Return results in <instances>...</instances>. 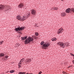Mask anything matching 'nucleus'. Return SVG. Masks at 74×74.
<instances>
[{
    "instance_id": "6ab92c4d",
    "label": "nucleus",
    "mask_w": 74,
    "mask_h": 74,
    "mask_svg": "<svg viewBox=\"0 0 74 74\" xmlns=\"http://www.w3.org/2000/svg\"><path fill=\"white\" fill-rule=\"evenodd\" d=\"M51 40L52 41H56V40L57 39H56V38H53Z\"/></svg>"
},
{
    "instance_id": "6e6552de",
    "label": "nucleus",
    "mask_w": 74,
    "mask_h": 74,
    "mask_svg": "<svg viewBox=\"0 0 74 74\" xmlns=\"http://www.w3.org/2000/svg\"><path fill=\"white\" fill-rule=\"evenodd\" d=\"M31 14L34 15H35L36 14V10L33 9L31 10Z\"/></svg>"
},
{
    "instance_id": "c9c22d12",
    "label": "nucleus",
    "mask_w": 74,
    "mask_h": 74,
    "mask_svg": "<svg viewBox=\"0 0 74 74\" xmlns=\"http://www.w3.org/2000/svg\"><path fill=\"white\" fill-rule=\"evenodd\" d=\"M74 56L73 58L74 59V56Z\"/></svg>"
},
{
    "instance_id": "dca6fc26",
    "label": "nucleus",
    "mask_w": 74,
    "mask_h": 74,
    "mask_svg": "<svg viewBox=\"0 0 74 74\" xmlns=\"http://www.w3.org/2000/svg\"><path fill=\"white\" fill-rule=\"evenodd\" d=\"M27 36H26L25 37H21V39L22 40H25V39L27 38Z\"/></svg>"
},
{
    "instance_id": "5701e85b",
    "label": "nucleus",
    "mask_w": 74,
    "mask_h": 74,
    "mask_svg": "<svg viewBox=\"0 0 74 74\" xmlns=\"http://www.w3.org/2000/svg\"><path fill=\"white\" fill-rule=\"evenodd\" d=\"M35 34L36 36H38V33L36 32L35 33Z\"/></svg>"
},
{
    "instance_id": "4468645a",
    "label": "nucleus",
    "mask_w": 74,
    "mask_h": 74,
    "mask_svg": "<svg viewBox=\"0 0 74 74\" xmlns=\"http://www.w3.org/2000/svg\"><path fill=\"white\" fill-rule=\"evenodd\" d=\"M70 11L71 12H72L74 13V8H71Z\"/></svg>"
},
{
    "instance_id": "c85d7f7f",
    "label": "nucleus",
    "mask_w": 74,
    "mask_h": 74,
    "mask_svg": "<svg viewBox=\"0 0 74 74\" xmlns=\"http://www.w3.org/2000/svg\"><path fill=\"white\" fill-rule=\"evenodd\" d=\"M70 55H71V56H74V55L73 54L71 53H70Z\"/></svg>"
},
{
    "instance_id": "9b49d317",
    "label": "nucleus",
    "mask_w": 74,
    "mask_h": 74,
    "mask_svg": "<svg viewBox=\"0 0 74 74\" xmlns=\"http://www.w3.org/2000/svg\"><path fill=\"white\" fill-rule=\"evenodd\" d=\"M70 11H71V8H69L66 10V12L67 13H69V12H71Z\"/></svg>"
},
{
    "instance_id": "423d86ee",
    "label": "nucleus",
    "mask_w": 74,
    "mask_h": 74,
    "mask_svg": "<svg viewBox=\"0 0 74 74\" xmlns=\"http://www.w3.org/2000/svg\"><path fill=\"white\" fill-rule=\"evenodd\" d=\"M30 62H31V59L30 58H28L25 61V62L26 64H29Z\"/></svg>"
},
{
    "instance_id": "0eeeda50",
    "label": "nucleus",
    "mask_w": 74,
    "mask_h": 74,
    "mask_svg": "<svg viewBox=\"0 0 74 74\" xmlns=\"http://www.w3.org/2000/svg\"><path fill=\"white\" fill-rule=\"evenodd\" d=\"M63 32V29L62 28H60L58 31L57 33L59 34L60 33H62Z\"/></svg>"
},
{
    "instance_id": "9d476101",
    "label": "nucleus",
    "mask_w": 74,
    "mask_h": 74,
    "mask_svg": "<svg viewBox=\"0 0 74 74\" xmlns=\"http://www.w3.org/2000/svg\"><path fill=\"white\" fill-rule=\"evenodd\" d=\"M24 6V5L22 3H20L19 5H18V8H23Z\"/></svg>"
},
{
    "instance_id": "20e7f679",
    "label": "nucleus",
    "mask_w": 74,
    "mask_h": 74,
    "mask_svg": "<svg viewBox=\"0 0 74 74\" xmlns=\"http://www.w3.org/2000/svg\"><path fill=\"white\" fill-rule=\"evenodd\" d=\"M25 27H22L21 28L20 27H18L17 28H16L14 29L15 30V31H17L18 32H17L18 33V34H21V32H18V31H20V30H23V29H25Z\"/></svg>"
},
{
    "instance_id": "39448f33",
    "label": "nucleus",
    "mask_w": 74,
    "mask_h": 74,
    "mask_svg": "<svg viewBox=\"0 0 74 74\" xmlns=\"http://www.w3.org/2000/svg\"><path fill=\"white\" fill-rule=\"evenodd\" d=\"M30 15V13L28 12L27 14L26 15V16H24L22 17V21H23L26 19H27V18Z\"/></svg>"
},
{
    "instance_id": "f704fd0d",
    "label": "nucleus",
    "mask_w": 74,
    "mask_h": 74,
    "mask_svg": "<svg viewBox=\"0 0 74 74\" xmlns=\"http://www.w3.org/2000/svg\"><path fill=\"white\" fill-rule=\"evenodd\" d=\"M35 25H36V26L37 25L36 24H35Z\"/></svg>"
},
{
    "instance_id": "393cba45",
    "label": "nucleus",
    "mask_w": 74,
    "mask_h": 74,
    "mask_svg": "<svg viewBox=\"0 0 74 74\" xmlns=\"http://www.w3.org/2000/svg\"><path fill=\"white\" fill-rule=\"evenodd\" d=\"M3 42H4L3 41H2L1 42H0V45H1L2 44H3Z\"/></svg>"
},
{
    "instance_id": "c756f323",
    "label": "nucleus",
    "mask_w": 74,
    "mask_h": 74,
    "mask_svg": "<svg viewBox=\"0 0 74 74\" xmlns=\"http://www.w3.org/2000/svg\"><path fill=\"white\" fill-rule=\"evenodd\" d=\"M19 64H22V63L21 62H20L18 63V65H19Z\"/></svg>"
},
{
    "instance_id": "e433bc0d",
    "label": "nucleus",
    "mask_w": 74,
    "mask_h": 74,
    "mask_svg": "<svg viewBox=\"0 0 74 74\" xmlns=\"http://www.w3.org/2000/svg\"><path fill=\"white\" fill-rule=\"evenodd\" d=\"M37 27H38V26H37Z\"/></svg>"
},
{
    "instance_id": "4be33fe9",
    "label": "nucleus",
    "mask_w": 74,
    "mask_h": 74,
    "mask_svg": "<svg viewBox=\"0 0 74 74\" xmlns=\"http://www.w3.org/2000/svg\"><path fill=\"white\" fill-rule=\"evenodd\" d=\"M43 44H44V41H42L40 43V44L41 45H43Z\"/></svg>"
},
{
    "instance_id": "aec40b11",
    "label": "nucleus",
    "mask_w": 74,
    "mask_h": 74,
    "mask_svg": "<svg viewBox=\"0 0 74 74\" xmlns=\"http://www.w3.org/2000/svg\"><path fill=\"white\" fill-rule=\"evenodd\" d=\"M18 74H25V72H19L18 73Z\"/></svg>"
},
{
    "instance_id": "7ed1b4c3",
    "label": "nucleus",
    "mask_w": 74,
    "mask_h": 74,
    "mask_svg": "<svg viewBox=\"0 0 74 74\" xmlns=\"http://www.w3.org/2000/svg\"><path fill=\"white\" fill-rule=\"evenodd\" d=\"M49 42H46L44 43L42 46V48L44 49H46L48 48V47L49 46Z\"/></svg>"
},
{
    "instance_id": "f8f14e48",
    "label": "nucleus",
    "mask_w": 74,
    "mask_h": 74,
    "mask_svg": "<svg viewBox=\"0 0 74 74\" xmlns=\"http://www.w3.org/2000/svg\"><path fill=\"white\" fill-rule=\"evenodd\" d=\"M4 6L3 5H0V10H2L4 9Z\"/></svg>"
},
{
    "instance_id": "72a5a7b5",
    "label": "nucleus",
    "mask_w": 74,
    "mask_h": 74,
    "mask_svg": "<svg viewBox=\"0 0 74 74\" xmlns=\"http://www.w3.org/2000/svg\"><path fill=\"white\" fill-rule=\"evenodd\" d=\"M61 1H64V0H61Z\"/></svg>"
},
{
    "instance_id": "1a4fd4ad",
    "label": "nucleus",
    "mask_w": 74,
    "mask_h": 74,
    "mask_svg": "<svg viewBox=\"0 0 74 74\" xmlns=\"http://www.w3.org/2000/svg\"><path fill=\"white\" fill-rule=\"evenodd\" d=\"M17 19H18V20H20V21H22V17H21V16H17Z\"/></svg>"
},
{
    "instance_id": "2f4dec72",
    "label": "nucleus",
    "mask_w": 74,
    "mask_h": 74,
    "mask_svg": "<svg viewBox=\"0 0 74 74\" xmlns=\"http://www.w3.org/2000/svg\"><path fill=\"white\" fill-rule=\"evenodd\" d=\"M21 60H25V58H23L22 59H21Z\"/></svg>"
},
{
    "instance_id": "ddd939ff",
    "label": "nucleus",
    "mask_w": 74,
    "mask_h": 74,
    "mask_svg": "<svg viewBox=\"0 0 74 74\" xmlns=\"http://www.w3.org/2000/svg\"><path fill=\"white\" fill-rule=\"evenodd\" d=\"M66 13L64 12V13H62L61 14V16H66Z\"/></svg>"
},
{
    "instance_id": "f03ea898",
    "label": "nucleus",
    "mask_w": 74,
    "mask_h": 74,
    "mask_svg": "<svg viewBox=\"0 0 74 74\" xmlns=\"http://www.w3.org/2000/svg\"><path fill=\"white\" fill-rule=\"evenodd\" d=\"M34 40L32 38L30 37H29L27 38V39L25 41V44H27L28 43H29L30 42L33 41Z\"/></svg>"
},
{
    "instance_id": "2eb2a0df",
    "label": "nucleus",
    "mask_w": 74,
    "mask_h": 74,
    "mask_svg": "<svg viewBox=\"0 0 74 74\" xmlns=\"http://www.w3.org/2000/svg\"><path fill=\"white\" fill-rule=\"evenodd\" d=\"M8 58V56H5V58H4V60H7Z\"/></svg>"
},
{
    "instance_id": "cd10ccee",
    "label": "nucleus",
    "mask_w": 74,
    "mask_h": 74,
    "mask_svg": "<svg viewBox=\"0 0 74 74\" xmlns=\"http://www.w3.org/2000/svg\"><path fill=\"white\" fill-rule=\"evenodd\" d=\"M18 68L19 69L20 68H21L22 67V66L20 65H18Z\"/></svg>"
},
{
    "instance_id": "a878e982",
    "label": "nucleus",
    "mask_w": 74,
    "mask_h": 74,
    "mask_svg": "<svg viewBox=\"0 0 74 74\" xmlns=\"http://www.w3.org/2000/svg\"><path fill=\"white\" fill-rule=\"evenodd\" d=\"M58 8V7H55L54 10H57Z\"/></svg>"
},
{
    "instance_id": "7c9ffc66",
    "label": "nucleus",
    "mask_w": 74,
    "mask_h": 74,
    "mask_svg": "<svg viewBox=\"0 0 74 74\" xmlns=\"http://www.w3.org/2000/svg\"><path fill=\"white\" fill-rule=\"evenodd\" d=\"M41 73H42V72L40 71L38 73V74H41Z\"/></svg>"
},
{
    "instance_id": "412c9836",
    "label": "nucleus",
    "mask_w": 74,
    "mask_h": 74,
    "mask_svg": "<svg viewBox=\"0 0 74 74\" xmlns=\"http://www.w3.org/2000/svg\"><path fill=\"white\" fill-rule=\"evenodd\" d=\"M14 71H15L14 70H12L10 71V72L11 73H14Z\"/></svg>"
},
{
    "instance_id": "bb28decb",
    "label": "nucleus",
    "mask_w": 74,
    "mask_h": 74,
    "mask_svg": "<svg viewBox=\"0 0 74 74\" xmlns=\"http://www.w3.org/2000/svg\"><path fill=\"white\" fill-rule=\"evenodd\" d=\"M23 62V61L21 59L20 61V62H21V63H22Z\"/></svg>"
},
{
    "instance_id": "f257e3e1",
    "label": "nucleus",
    "mask_w": 74,
    "mask_h": 74,
    "mask_svg": "<svg viewBox=\"0 0 74 74\" xmlns=\"http://www.w3.org/2000/svg\"><path fill=\"white\" fill-rule=\"evenodd\" d=\"M57 45H59L61 47L64 48L65 46V47H67V46L68 47L69 46V43L67 42L65 43H64L61 42H59L57 43Z\"/></svg>"
},
{
    "instance_id": "a211bd4d",
    "label": "nucleus",
    "mask_w": 74,
    "mask_h": 74,
    "mask_svg": "<svg viewBox=\"0 0 74 74\" xmlns=\"http://www.w3.org/2000/svg\"><path fill=\"white\" fill-rule=\"evenodd\" d=\"M32 38H34V39H37V38L36 36H32Z\"/></svg>"
},
{
    "instance_id": "473e14b6",
    "label": "nucleus",
    "mask_w": 74,
    "mask_h": 74,
    "mask_svg": "<svg viewBox=\"0 0 74 74\" xmlns=\"http://www.w3.org/2000/svg\"><path fill=\"white\" fill-rule=\"evenodd\" d=\"M72 62H73V64H74V61H73Z\"/></svg>"
},
{
    "instance_id": "f3484780",
    "label": "nucleus",
    "mask_w": 74,
    "mask_h": 74,
    "mask_svg": "<svg viewBox=\"0 0 74 74\" xmlns=\"http://www.w3.org/2000/svg\"><path fill=\"white\" fill-rule=\"evenodd\" d=\"M4 56V54L3 53H0V57Z\"/></svg>"
},
{
    "instance_id": "b1692460",
    "label": "nucleus",
    "mask_w": 74,
    "mask_h": 74,
    "mask_svg": "<svg viewBox=\"0 0 74 74\" xmlns=\"http://www.w3.org/2000/svg\"><path fill=\"white\" fill-rule=\"evenodd\" d=\"M51 10H55V7H53L52 8H51Z\"/></svg>"
}]
</instances>
